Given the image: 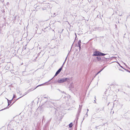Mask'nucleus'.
I'll return each instance as SVG.
<instances>
[{"label":"nucleus","instance_id":"f257e3e1","mask_svg":"<svg viewBox=\"0 0 130 130\" xmlns=\"http://www.w3.org/2000/svg\"><path fill=\"white\" fill-rule=\"evenodd\" d=\"M106 54H104L99 51H95L94 52L93 56H104Z\"/></svg>","mask_w":130,"mask_h":130},{"label":"nucleus","instance_id":"f03ea898","mask_svg":"<svg viewBox=\"0 0 130 130\" xmlns=\"http://www.w3.org/2000/svg\"><path fill=\"white\" fill-rule=\"evenodd\" d=\"M67 78H62L59 79L57 81V82L59 83H62L66 81Z\"/></svg>","mask_w":130,"mask_h":130},{"label":"nucleus","instance_id":"7ed1b4c3","mask_svg":"<svg viewBox=\"0 0 130 130\" xmlns=\"http://www.w3.org/2000/svg\"><path fill=\"white\" fill-rule=\"evenodd\" d=\"M62 69V67L60 68L56 72L54 76H57L61 72Z\"/></svg>","mask_w":130,"mask_h":130},{"label":"nucleus","instance_id":"20e7f679","mask_svg":"<svg viewBox=\"0 0 130 130\" xmlns=\"http://www.w3.org/2000/svg\"><path fill=\"white\" fill-rule=\"evenodd\" d=\"M80 43H81L80 40L78 42V45L77 46H78L79 47V50H80V48H81V46H80Z\"/></svg>","mask_w":130,"mask_h":130},{"label":"nucleus","instance_id":"39448f33","mask_svg":"<svg viewBox=\"0 0 130 130\" xmlns=\"http://www.w3.org/2000/svg\"><path fill=\"white\" fill-rule=\"evenodd\" d=\"M73 125V124L72 123H71L69 124V127L70 128H71L72 127V126Z\"/></svg>","mask_w":130,"mask_h":130},{"label":"nucleus","instance_id":"423d86ee","mask_svg":"<svg viewBox=\"0 0 130 130\" xmlns=\"http://www.w3.org/2000/svg\"><path fill=\"white\" fill-rule=\"evenodd\" d=\"M104 69V68H103L102 69L101 71L99 72L96 74V75H98L99 73L100 72Z\"/></svg>","mask_w":130,"mask_h":130},{"label":"nucleus","instance_id":"0eeeda50","mask_svg":"<svg viewBox=\"0 0 130 130\" xmlns=\"http://www.w3.org/2000/svg\"><path fill=\"white\" fill-rule=\"evenodd\" d=\"M7 100L8 101V105H9V104L11 103V102H9V100H8V99H7Z\"/></svg>","mask_w":130,"mask_h":130},{"label":"nucleus","instance_id":"6e6552de","mask_svg":"<svg viewBox=\"0 0 130 130\" xmlns=\"http://www.w3.org/2000/svg\"><path fill=\"white\" fill-rule=\"evenodd\" d=\"M97 58L99 60H100L101 59V58L99 57H97Z\"/></svg>","mask_w":130,"mask_h":130},{"label":"nucleus","instance_id":"1a4fd4ad","mask_svg":"<svg viewBox=\"0 0 130 130\" xmlns=\"http://www.w3.org/2000/svg\"><path fill=\"white\" fill-rule=\"evenodd\" d=\"M15 97H16L15 95H13V98L12 99V100L13 99V98H15Z\"/></svg>","mask_w":130,"mask_h":130},{"label":"nucleus","instance_id":"9d476101","mask_svg":"<svg viewBox=\"0 0 130 130\" xmlns=\"http://www.w3.org/2000/svg\"><path fill=\"white\" fill-rule=\"evenodd\" d=\"M72 85H73L72 84H71L70 85V87H71V88H72Z\"/></svg>","mask_w":130,"mask_h":130},{"label":"nucleus","instance_id":"9b49d317","mask_svg":"<svg viewBox=\"0 0 130 130\" xmlns=\"http://www.w3.org/2000/svg\"><path fill=\"white\" fill-rule=\"evenodd\" d=\"M43 85V84H41V85H38V86H37V87H38V86H41V85Z\"/></svg>","mask_w":130,"mask_h":130},{"label":"nucleus","instance_id":"f8f14e48","mask_svg":"<svg viewBox=\"0 0 130 130\" xmlns=\"http://www.w3.org/2000/svg\"><path fill=\"white\" fill-rule=\"evenodd\" d=\"M30 92V91H29L28 92H26V93L25 94H27L28 93V92Z\"/></svg>","mask_w":130,"mask_h":130},{"label":"nucleus","instance_id":"ddd939ff","mask_svg":"<svg viewBox=\"0 0 130 130\" xmlns=\"http://www.w3.org/2000/svg\"><path fill=\"white\" fill-rule=\"evenodd\" d=\"M87 112H88V111H89V109H87Z\"/></svg>","mask_w":130,"mask_h":130},{"label":"nucleus","instance_id":"4468645a","mask_svg":"<svg viewBox=\"0 0 130 130\" xmlns=\"http://www.w3.org/2000/svg\"><path fill=\"white\" fill-rule=\"evenodd\" d=\"M124 64L126 66H127L126 65V64H125V63H124Z\"/></svg>","mask_w":130,"mask_h":130},{"label":"nucleus","instance_id":"2eb2a0df","mask_svg":"<svg viewBox=\"0 0 130 130\" xmlns=\"http://www.w3.org/2000/svg\"><path fill=\"white\" fill-rule=\"evenodd\" d=\"M87 113L86 114V115H87V116H88V115H87Z\"/></svg>","mask_w":130,"mask_h":130},{"label":"nucleus","instance_id":"dca6fc26","mask_svg":"<svg viewBox=\"0 0 130 130\" xmlns=\"http://www.w3.org/2000/svg\"><path fill=\"white\" fill-rule=\"evenodd\" d=\"M21 97H20L19 98H18V99H19V98H21Z\"/></svg>","mask_w":130,"mask_h":130},{"label":"nucleus","instance_id":"f3484780","mask_svg":"<svg viewBox=\"0 0 130 130\" xmlns=\"http://www.w3.org/2000/svg\"><path fill=\"white\" fill-rule=\"evenodd\" d=\"M21 97H20L19 98H18V99H19V98H21Z\"/></svg>","mask_w":130,"mask_h":130},{"label":"nucleus","instance_id":"a211bd4d","mask_svg":"<svg viewBox=\"0 0 130 130\" xmlns=\"http://www.w3.org/2000/svg\"><path fill=\"white\" fill-rule=\"evenodd\" d=\"M21 97H20L19 98H18V99H19V98H21Z\"/></svg>","mask_w":130,"mask_h":130},{"label":"nucleus","instance_id":"6ab92c4d","mask_svg":"<svg viewBox=\"0 0 130 130\" xmlns=\"http://www.w3.org/2000/svg\"><path fill=\"white\" fill-rule=\"evenodd\" d=\"M21 97H20L19 98H18V99H19V98H21Z\"/></svg>","mask_w":130,"mask_h":130},{"label":"nucleus","instance_id":"aec40b11","mask_svg":"<svg viewBox=\"0 0 130 130\" xmlns=\"http://www.w3.org/2000/svg\"><path fill=\"white\" fill-rule=\"evenodd\" d=\"M21 97H20L19 98H18V99H19V98H21Z\"/></svg>","mask_w":130,"mask_h":130},{"label":"nucleus","instance_id":"412c9836","mask_svg":"<svg viewBox=\"0 0 130 130\" xmlns=\"http://www.w3.org/2000/svg\"><path fill=\"white\" fill-rule=\"evenodd\" d=\"M53 78H52V79H51L50 80H51L52 79H53Z\"/></svg>","mask_w":130,"mask_h":130},{"label":"nucleus","instance_id":"4be33fe9","mask_svg":"<svg viewBox=\"0 0 130 130\" xmlns=\"http://www.w3.org/2000/svg\"><path fill=\"white\" fill-rule=\"evenodd\" d=\"M53 78H52V79H51L50 80H51L52 79H53Z\"/></svg>","mask_w":130,"mask_h":130},{"label":"nucleus","instance_id":"5701e85b","mask_svg":"<svg viewBox=\"0 0 130 130\" xmlns=\"http://www.w3.org/2000/svg\"><path fill=\"white\" fill-rule=\"evenodd\" d=\"M67 57L66 58V59H67Z\"/></svg>","mask_w":130,"mask_h":130},{"label":"nucleus","instance_id":"b1692460","mask_svg":"<svg viewBox=\"0 0 130 130\" xmlns=\"http://www.w3.org/2000/svg\"><path fill=\"white\" fill-rule=\"evenodd\" d=\"M129 72H130V71H129Z\"/></svg>","mask_w":130,"mask_h":130}]
</instances>
